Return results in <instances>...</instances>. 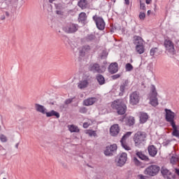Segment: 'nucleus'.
Returning a JSON list of instances; mask_svg holds the SVG:
<instances>
[{"instance_id": "f257e3e1", "label": "nucleus", "mask_w": 179, "mask_h": 179, "mask_svg": "<svg viewBox=\"0 0 179 179\" xmlns=\"http://www.w3.org/2000/svg\"><path fill=\"white\" fill-rule=\"evenodd\" d=\"M111 108L115 110L119 115H124L127 113V105L122 99H116L111 103Z\"/></svg>"}, {"instance_id": "f03ea898", "label": "nucleus", "mask_w": 179, "mask_h": 179, "mask_svg": "<svg viewBox=\"0 0 179 179\" xmlns=\"http://www.w3.org/2000/svg\"><path fill=\"white\" fill-rule=\"evenodd\" d=\"M146 141V133L145 131H138L134 136L135 146H141L144 141Z\"/></svg>"}, {"instance_id": "7ed1b4c3", "label": "nucleus", "mask_w": 179, "mask_h": 179, "mask_svg": "<svg viewBox=\"0 0 179 179\" xmlns=\"http://www.w3.org/2000/svg\"><path fill=\"white\" fill-rule=\"evenodd\" d=\"M159 171L160 167L159 166L151 165L145 169L144 174H145V176H149L150 177H155V176H157Z\"/></svg>"}, {"instance_id": "20e7f679", "label": "nucleus", "mask_w": 179, "mask_h": 179, "mask_svg": "<svg viewBox=\"0 0 179 179\" xmlns=\"http://www.w3.org/2000/svg\"><path fill=\"white\" fill-rule=\"evenodd\" d=\"M141 100V94L138 91H134L129 95V103L131 106H136Z\"/></svg>"}, {"instance_id": "39448f33", "label": "nucleus", "mask_w": 179, "mask_h": 179, "mask_svg": "<svg viewBox=\"0 0 179 179\" xmlns=\"http://www.w3.org/2000/svg\"><path fill=\"white\" fill-rule=\"evenodd\" d=\"M89 71L94 73H104L106 67L104 66H100V64L94 63L90 65Z\"/></svg>"}, {"instance_id": "423d86ee", "label": "nucleus", "mask_w": 179, "mask_h": 179, "mask_svg": "<svg viewBox=\"0 0 179 179\" xmlns=\"http://www.w3.org/2000/svg\"><path fill=\"white\" fill-rule=\"evenodd\" d=\"M92 19L99 30H103V29H106V22H104L103 17L95 15L92 17Z\"/></svg>"}, {"instance_id": "0eeeda50", "label": "nucleus", "mask_w": 179, "mask_h": 179, "mask_svg": "<svg viewBox=\"0 0 179 179\" xmlns=\"http://www.w3.org/2000/svg\"><path fill=\"white\" fill-rule=\"evenodd\" d=\"M79 29V25L73 23H70L63 27V30L67 34H72L76 33V31Z\"/></svg>"}, {"instance_id": "6e6552de", "label": "nucleus", "mask_w": 179, "mask_h": 179, "mask_svg": "<svg viewBox=\"0 0 179 179\" xmlns=\"http://www.w3.org/2000/svg\"><path fill=\"white\" fill-rule=\"evenodd\" d=\"M165 120L167 122H169L171 125L176 124L174 122V118L176 117V113L170 109L165 108Z\"/></svg>"}, {"instance_id": "1a4fd4ad", "label": "nucleus", "mask_w": 179, "mask_h": 179, "mask_svg": "<svg viewBox=\"0 0 179 179\" xmlns=\"http://www.w3.org/2000/svg\"><path fill=\"white\" fill-rule=\"evenodd\" d=\"M150 100V103L153 107L159 106V101H157V92H156V87H155V86L152 87V94Z\"/></svg>"}, {"instance_id": "9d476101", "label": "nucleus", "mask_w": 179, "mask_h": 179, "mask_svg": "<svg viewBox=\"0 0 179 179\" xmlns=\"http://www.w3.org/2000/svg\"><path fill=\"white\" fill-rule=\"evenodd\" d=\"M164 45L166 51L174 55L176 54V49L174 48V43L169 39H166L164 41Z\"/></svg>"}, {"instance_id": "9b49d317", "label": "nucleus", "mask_w": 179, "mask_h": 179, "mask_svg": "<svg viewBox=\"0 0 179 179\" xmlns=\"http://www.w3.org/2000/svg\"><path fill=\"white\" fill-rule=\"evenodd\" d=\"M117 144H113L107 146L104 151L105 156H113V155H115V153H117Z\"/></svg>"}, {"instance_id": "f8f14e48", "label": "nucleus", "mask_w": 179, "mask_h": 179, "mask_svg": "<svg viewBox=\"0 0 179 179\" xmlns=\"http://www.w3.org/2000/svg\"><path fill=\"white\" fill-rule=\"evenodd\" d=\"M161 174H162V176L165 179L176 178V176L173 175V173L164 166H162L161 169Z\"/></svg>"}, {"instance_id": "ddd939ff", "label": "nucleus", "mask_w": 179, "mask_h": 179, "mask_svg": "<svg viewBox=\"0 0 179 179\" xmlns=\"http://www.w3.org/2000/svg\"><path fill=\"white\" fill-rule=\"evenodd\" d=\"M131 135H132V132L131 131H127L122 136V139L120 140L121 145H122V148H124V149H125V150H131V148H129V146H128L127 145V143H125L127 139H128V138H129V136H131Z\"/></svg>"}, {"instance_id": "4468645a", "label": "nucleus", "mask_w": 179, "mask_h": 179, "mask_svg": "<svg viewBox=\"0 0 179 179\" xmlns=\"http://www.w3.org/2000/svg\"><path fill=\"white\" fill-rule=\"evenodd\" d=\"M127 155L125 152H122V154L119 155V157L116 159L117 161V166L119 167H122L125 163H127Z\"/></svg>"}, {"instance_id": "2eb2a0df", "label": "nucleus", "mask_w": 179, "mask_h": 179, "mask_svg": "<svg viewBox=\"0 0 179 179\" xmlns=\"http://www.w3.org/2000/svg\"><path fill=\"white\" fill-rule=\"evenodd\" d=\"M92 48L89 45H83L81 49L79 50V55L80 57H85L86 54L90 52Z\"/></svg>"}, {"instance_id": "dca6fc26", "label": "nucleus", "mask_w": 179, "mask_h": 179, "mask_svg": "<svg viewBox=\"0 0 179 179\" xmlns=\"http://www.w3.org/2000/svg\"><path fill=\"white\" fill-rule=\"evenodd\" d=\"M110 134L111 136H117L120 134V126L118 124H113L110 128Z\"/></svg>"}, {"instance_id": "f3484780", "label": "nucleus", "mask_w": 179, "mask_h": 179, "mask_svg": "<svg viewBox=\"0 0 179 179\" xmlns=\"http://www.w3.org/2000/svg\"><path fill=\"white\" fill-rule=\"evenodd\" d=\"M108 71L111 75L117 73L118 72V63H111L108 68Z\"/></svg>"}, {"instance_id": "a211bd4d", "label": "nucleus", "mask_w": 179, "mask_h": 179, "mask_svg": "<svg viewBox=\"0 0 179 179\" xmlns=\"http://www.w3.org/2000/svg\"><path fill=\"white\" fill-rule=\"evenodd\" d=\"M148 152L151 157H155L157 155V148L153 145H148Z\"/></svg>"}, {"instance_id": "6ab92c4d", "label": "nucleus", "mask_w": 179, "mask_h": 179, "mask_svg": "<svg viewBox=\"0 0 179 179\" xmlns=\"http://www.w3.org/2000/svg\"><path fill=\"white\" fill-rule=\"evenodd\" d=\"M136 155L138 159H141V160H143L144 162H150L149 157L145 155L142 151H136Z\"/></svg>"}, {"instance_id": "aec40b11", "label": "nucleus", "mask_w": 179, "mask_h": 179, "mask_svg": "<svg viewBox=\"0 0 179 179\" xmlns=\"http://www.w3.org/2000/svg\"><path fill=\"white\" fill-rule=\"evenodd\" d=\"M35 109L36 111H37L38 113H41V114H46L47 113V108H45L44 106L38 103H35Z\"/></svg>"}, {"instance_id": "412c9836", "label": "nucleus", "mask_w": 179, "mask_h": 179, "mask_svg": "<svg viewBox=\"0 0 179 179\" xmlns=\"http://www.w3.org/2000/svg\"><path fill=\"white\" fill-rule=\"evenodd\" d=\"M139 118L140 124H145V122H146L148 120H149V115H148V113H146L141 112Z\"/></svg>"}, {"instance_id": "4be33fe9", "label": "nucleus", "mask_w": 179, "mask_h": 179, "mask_svg": "<svg viewBox=\"0 0 179 179\" xmlns=\"http://www.w3.org/2000/svg\"><path fill=\"white\" fill-rule=\"evenodd\" d=\"M97 101V99L94 98V97H92V98H88L87 99H85L83 101V105L84 106H93V104Z\"/></svg>"}, {"instance_id": "5701e85b", "label": "nucleus", "mask_w": 179, "mask_h": 179, "mask_svg": "<svg viewBox=\"0 0 179 179\" xmlns=\"http://www.w3.org/2000/svg\"><path fill=\"white\" fill-rule=\"evenodd\" d=\"M134 44L135 45H143V39L141 36H134Z\"/></svg>"}, {"instance_id": "b1692460", "label": "nucleus", "mask_w": 179, "mask_h": 179, "mask_svg": "<svg viewBox=\"0 0 179 179\" xmlns=\"http://www.w3.org/2000/svg\"><path fill=\"white\" fill-rule=\"evenodd\" d=\"M128 86H129V80H124L120 87V92H122V93H124V92H125V89H127Z\"/></svg>"}, {"instance_id": "393cba45", "label": "nucleus", "mask_w": 179, "mask_h": 179, "mask_svg": "<svg viewBox=\"0 0 179 179\" xmlns=\"http://www.w3.org/2000/svg\"><path fill=\"white\" fill-rule=\"evenodd\" d=\"M96 40V35L94 34H88L85 37L83 38V41L87 43H90Z\"/></svg>"}, {"instance_id": "a878e982", "label": "nucleus", "mask_w": 179, "mask_h": 179, "mask_svg": "<svg viewBox=\"0 0 179 179\" xmlns=\"http://www.w3.org/2000/svg\"><path fill=\"white\" fill-rule=\"evenodd\" d=\"M96 79L99 83V85H103L106 83V78L101 74H98L96 76Z\"/></svg>"}, {"instance_id": "bb28decb", "label": "nucleus", "mask_w": 179, "mask_h": 179, "mask_svg": "<svg viewBox=\"0 0 179 179\" xmlns=\"http://www.w3.org/2000/svg\"><path fill=\"white\" fill-rule=\"evenodd\" d=\"M88 85L89 82L87 81V80H80L78 83V89H85V87H87Z\"/></svg>"}, {"instance_id": "cd10ccee", "label": "nucleus", "mask_w": 179, "mask_h": 179, "mask_svg": "<svg viewBox=\"0 0 179 179\" xmlns=\"http://www.w3.org/2000/svg\"><path fill=\"white\" fill-rule=\"evenodd\" d=\"M46 117H56V118H59V113L52 110L50 112H46L45 113Z\"/></svg>"}, {"instance_id": "c85d7f7f", "label": "nucleus", "mask_w": 179, "mask_h": 179, "mask_svg": "<svg viewBox=\"0 0 179 179\" xmlns=\"http://www.w3.org/2000/svg\"><path fill=\"white\" fill-rule=\"evenodd\" d=\"M136 51L138 54H143L145 52V46L143 45H138L135 47Z\"/></svg>"}, {"instance_id": "c756f323", "label": "nucleus", "mask_w": 179, "mask_h": 179, "mask_svg": "<svg viewBox=\"0 0 179 179\" xmlns=\"http://www.w3.org/2000/svg\"><path fill=\"white\" fill-rule=\"evenodd\" d=\"M78 5L82 9H86L87 7V0H80L78 3Z\"/></svg>"}, {"instance_id": "7c9ffc66", "label": "nucleus", "mask_w": 179, "mask_h": 179, "mask_svg": "<svg viewBox=\"0 0 179 179\" xmlns=\"http://www.w3.org/2000/svg\"><path fill=\"white\" fill-rule=\"evenodd\" d=\"M87 19V15H86L85 13H80L78 17V22H81V23H85Z\"/></svg>"}, {"instance_id": "2f4dec72", "label": "nucleus", "mask_w": 179, "mask_h": 179, "mask_svg": "<svg viewBox=\"0 0 179 179\" xmlns=\"http://www.w3.org/2000/svg\"><path fill=\"white\" fill-rule=\"evenodd\" d=\"M173 131L172 132V135L173 136H176V138H179V131L178 129H177V125H176V124H171Z\"/></svg>"}, {"instance_id": "473e14b6", "label": "nucleus", "mask_w": 179, "mask_h": 179, "mask_svg": "<svg viewBox=\"0 0 179 179\" xmlns=\"http://www.w3.org/2000/svg\"><path fill=\"white\" fill-rule=\"evenodd\" d=\"M127 125L129 127H134L135 125V117L132 116L127 117Z\"/></svg>"}, {"instance_id": "72a5a7b5", "label": "nucleus", "mask_w": 179, "mask_h": 179, "mask_svg": "<svg viewBox=\"0 0 179 179\" xmlns=\"http://www.w3.org/2000/svg\"><path fill=\"white\" fill-rule=\"evenodd\" d=\"M69 131H70V132H79V129H78V127L73 124L69 126Z\"/></svg>"}, {"instance_id": "f704fd0d", "label": "nucleus", "mask_w": 179, "mask_h": 179, "mask_svg": "<svg viewBox=\"0 0 179 179\" xmlns=\"http://www.w3.org/2000/svg\"><path fill=\"white\" fill-rule=\"evenodd\" d=\"M133 163L135 164V166H137L138 167L142 166V162L136 158V157H133Z\"/></svg>"}, {"instance_id": "c9c22d12", "label": "nucleus", "mask_w": 179, "mask_h": 179, "mask_svg": "<svg viewBox=\"0 0 179 179\" xmlns=\"http://www.w3.org/2000/svg\"><path fill=\"white\" fill-rule=\"evenodd\" d=\"M125 69L127 72H131V71H134V66L131 63H127L125 66Z\"/></svg>"}, {"instance_id": "e433bc0d", "label": "nucleus", "mask_w": 179, "mask_h": 179, "mask_svg": "<svg viewBox=\"0 0 179 179\" xmlns=\"http://www.w3.org/2000/svg\"><path fill=\"white\" fill-rule=\"evenodd\" d=\"M158 51H159V48H152L150 51V55H151V57H153L155 54H156V52H157Z\"/></svg>"}, {"instance_id": "4c0bfd02", "label": "nucleus", "mask_w": 179, "mask_h": 179, "mask_svg": "<svg viewBox=\"0 0 179 179\" xmlns=\"http://www.w3.org/2000/svg\"><path fill=\"white\" fill-rule=\"evenodd\" d=\"M79 113L86 114V113H87V108L86 107H81L79 108Z\"/></svg>"}, {"instance_id": "58836bf2", "label": "nucleus", "mask_w": 179, "mask_h": 179, "mask_svg": "<svg viewBox=\"0 0 179 179\" xmlns=\"http://www.w3.org/2000/svg\"><path fill=\"white\" fill-rule=\"evenodd\" d=\"M140 9L141 10H146V6L145 3H142V0H140Z\"/></svg>"}, {"instance_id": "ea45409f", "label": "nucleus", "mask_w": 179, "mask_h": 179, "mask_svg": "<svg viewBox=\"0 0 179 179\" xmlns=\"http://www.w3.org/2000/svg\"><path fill=\"white\" fill-rule=\"evenodd\" d=\"M138 17L140 20H145V17H146V14L145 13L141 12Z\"/></svg>"}, {"instance_id": "a19ab883", "label": "nucleus", "mask_w": 179, "mask_h": 179, "mask_svg": "<svg viewBox=\"0 0 179 179\" xmlns=\"http://www.w3.org/2000/svg\"><path fill=\"white\" fill-rule=\"evenodd\" d=\"M88 135L90 136H97V133H96V131L91 130L88 132Z\"/></svg>"}, {"instance_id": "79ce46f5", "label": "nucleus", "mask_w": 179, "mask_h": 179, "mask_svg": "<svg viewBox=\"0 0 179 179\" xmlns=\"http://www.w3.org/2000/svg\"><path fill=\"white\" fill-rule=\"evenodd\" d=\"M0 155L1 156H5V155H6V150L2 147H0Z\"/></svg>"}, {"instance_id": "37998d69", "label": "nucleus", "mask_w": 179, "mask_h": 179, "mask_svg": "<svg viewBox=\"0 0 179 179\" xmlns=\"http://www.w3.org/2000/svg\"><path fill=\"white\" fill-rule=\"evenodd\" d=\"M177 162H178V158L176 157H172L171 159V163L172 164H176V163H177Z\"/></svg>"}, {"instance_id": "c03bdc74", "label": "nucleus", "mask_w": 179, "mask_h": 179, "mask_svg": "<svg viewBox=\"0 0 179 179\" xmlns=\"http://www.w3.org/2000/svg\"><path fill=\"white\" fill-rule=\"evenodd\" d=\"M111 78L113 80H115V79H119V78H121V74H115L112 76Z\"/></svg>"}, {"instance_id": "a18cd8bd", "label": "nucleus", "mask_w": 179, "mask_h": 179, "mask_svg": "<svg viewBox=\"0 0 179 179\" xmlns=\"http://www.w3.org/2000/svg\"><path fill=\"white\" fill-rule=\"evenodd\" d=\"M0 139L1 141V142H6V141H8V139L6 138V136H5V135L1 134L0 136Z\"/></svg>"}, {"instance_id": "49530a36", "label": "nucleus", "mask_w": 179, "mask_h": 179, "mask_svg": "<svg viewBox=\"0 0 179 179\" xmlns=\"http://www.w3.org/2000/svg\"><path fill=\"white\" fill-rule=\"evenodd\" d=\"M73 101V99H69L65 101V104H71V103Z\"/></svg>"}, {"instance_id": "de8ad7c7", "label": "nucleus", "mask_w": 179, "mask_h": 179, "mask_svg": "<svg viewBox=\"0 0 179 179\" xmlns=\"http://www.w3.org/2000/svg\"><path fill=\"white\" fill-rule=\"evenodd\" d=\"M5 19H6V17L5 14H3V15L0 17V20H5Z\"/></svg>"}, {"instance_id": "09e8293b", "label": "nucleus", "mask_w": 179, "mask_h": 179, "mask_svg": "<svg viewBox=\"0 0 179 179\" xmlns=\"http://www.w3.org/2000/svg\"><path fill=\"white\" fill-rule=\"evenodd\" d=\"M83 128H89V123L87 122L83 123Z\"/></svg>"}, {"instance_id": "8fccbe9b", "label": "nucleus", "mask_w": 179, "mask_h": 179, "mask_svg": "<svg viewBox=\"0 0 179 179\" xmlns=\"http://www.w3.org/2000/svg\"><path fill=\"white\" fill-rule=\"evenodd\" d=\"M4 15L5 16H6V17H9V16H10V14L8 11H5Z\"/></svg>"}, {"instance_id": "3c124183", "label": "nucleus", "mask_w": 179, "mask_h": 179, "mask_svg": "<svg viewBox=\"0 0 179 179\" xmlns=\"http://www.w3.org/2000/svg\"><path fill=\"white\" fill-rule=\"evenodd\" d=\"M145 3L147 5H150V3H152V0H145Z\"/></svg>"}, {"instance_id": "603ef678", "label": "nucleus", "mask_w": 179, "mask_h": 179, "mask_svg": "<svg viewBox=\"0 0 179 179\" xmlns=\"http://www.w3.org/2000/svg\"><path fill=\"white\" fill-rule=\"evenodd\" d=\"M175 173L177 174V176H179V169H175Z\"/></svg>"}, {"instance_id": "864d4df0", "label": "nucleus", "mask_w": 179, "mask_h": 179, "mask_svg": "<svg viewBox=\"0 0 179 179\" xmlns=\"http://www.w3.org/2000/svg\"><path fill=\"white\" fill-rule=\"evenodd\" d=\"M124 3L126 5H129V0H124Z\"/></svg>"}, {"instance_id": "5fc2aeb1", "label": "nucleus", "mask_w": 179, "mask_h": 179, "mask_svg": "<svg viewBox=\"0 0 179 179\" xmlns=\"http://www.w3.org/2000/svg\"><path fill=\"white\" fill-rule=\"evenodd\" d=\"M147 13H148V15L149 16V15H150V13H152V11L150 10H148Z\"/></svg>"}, {"instance_id": "6e6d98bb", "label": "nucleus", "mask_w": 179, "mask_h": 179, "mask_svg": "<svg viewBox=\"0 0 179 179\" xmlns=\"http://www.w3.org/2000/svg\"><path fill=\"white\" fill-rule=\"evenodd\" d=\"M15 148H16V149H19V143H17L15 145Z\"/></svg>"}, {"instance_id": "4d7b16f0", "label": "nucleus", "mask_w": 179, "mask_h": 179, "mask_svg": "<svg viewBox=\"0 0 179 179\" xmlns=\"http://www.w3.org/2000/svg\"><path fill=\"white\" fill-rule=\"evenodd\" d=\"M55 0H49L50 3H52Z\"/></svg>"}, {"instance_id": "13d9d810", "label": "nucleus", "mask_w": 179, "mask_h": 179, "mask_svg": "<svg viewBox=\"0 0 179 179\" xmlns=\"http://www.w3.org/2000/svg\"><path fill=\"white\" fill-rule=\"evenodd\" d=\"M3 179H6V178H3Z\"/></svg>"}, {"instance_id": "bf43d9fd", "label": "nucleus", "mask_w": 179, "mask_h": 179, "mask_svg": "<svg viewBox=\"0 0 179 179\" xmlns=\"http://www.w3.org/2000/svg\"><path fill=\"white\" fill-rule=\"evenodd\" d=\"M0 129H1V126H0Z\"/></svg>"}]
</instances>
